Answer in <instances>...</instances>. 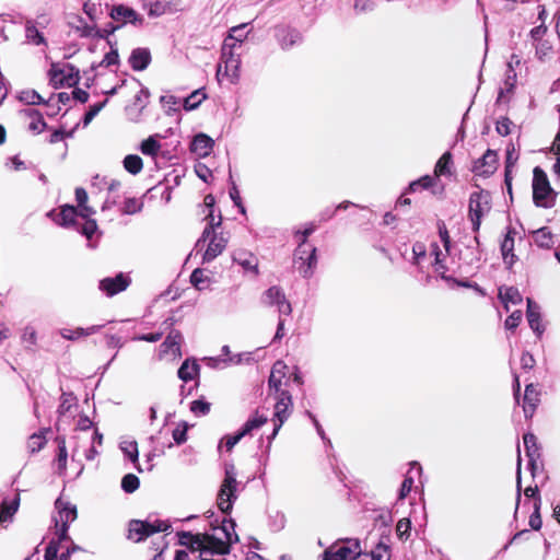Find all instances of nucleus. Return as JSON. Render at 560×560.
Returning a JSON list of instances; mask_svg holds the SVG:
<instances>
[{
	"instance_id": "f257e3e1",
	"label": "nucleus",
	"mask_w": 560,
	"mask_h": 560,
	"mask_svg": "<svg viewBox=\"0 0 560 560\" xmlns=\"http://www.w3.org/2000/svg\"><path fill=\"white\" fill-rule=\"evenodd\" d=\"M56 514L54 515L55 522V539L56 542H63L70 540L67 536L68 525L77 518V508L70 502L59 498L56 503Z\"/></svg>"
},
{
	"instance_id": "f03ea898",
	"label": "nucleus",
	"mask_w": 560,
	"mask_h": 560,
	"mask_svg": "<svg viewBox=\"0 0 560 560\" xmlns=\"http://www.w3.org/2000/svg\"><path fill=\"white\" fill-rule=\"evenodd\" d=\"M492 208V199L489 191L479 189L470 194L468 202V215L474 231H478L481 221L487 217Z\"/></svg>"
},
{
	"instance_id": "7ed1b4c3",
	"label": "nucleus",
	"mask_w": 560,
	"mask_h": 560,
	"mask_svg": "<svg viewBox=\"0 0 560 560\" xmlns=\"http://www.w3.org/2000/svg\"><path fill=\"white\" fill-rule=\"evenodd\" d=\"M45 560H91V556L71 540L56 542L51 539L46 548Z\"/></svg>"
},
{
	"instance_id": "20e7f679",
	"label": "nucleus",
	"mask_w": 560,
	"mask_h": 560,
	"mask_svg": "<svg viewBox=\"0 0 560 560\" xmlns=\"http://www.w3.org/2000/svg\"><path fill=\"white\" fill-rule=\"evenodd\" d=\"M533 199L537 207L549 208L553 205V190L550 187L547 175L539 167L534 168Z\"/></svg>"
},
{
	"instance_id": "39448f33",
	"label": "nucleus",
	"mask_w": 560,
	"mask_h": 560,
	"mask_svg": "<svg viewBox=\"0 0 560 560\" xmlns=\"http://www.w3.org/2000/svg\"><path fill=\"white\" fill-rule=\"evenodd\" d=\"M236 489L237 481L234 468H226L225 477L218 495V506L222 512L228 513L232 510L233 502L236 499Z\"/></svg>"
},
{
	"instance_id": "423d86ee",
	"label": "nucleus",
	"mask_w": 560,
	"mask_h": 560,
	"mask_svg": "<svg viewBox=\"0 0 560 560\" xmlns=\"http://www.w3.org/2000/svg\"><path fill=\"white\" fill-rule=\"evenodd\" d=\"M168 525L162 521L147 522L133 520L129 523L128 538L133 542H140L154 533L165 532Z\"/></svg>"
},
{
	"instance_id": "0eeeda50",
	"label": "nucleus",
	"mask_w": 560,
	"mask_h": 560,
	"mask_svg": "<svg viewBox=\"0 0 560 560\" xmlns=\"http://www.w3.org/2000/svg\"><path fill=\"white\" fill-rule=\"evenodd\" d=\"M360 551L361 545L359 540L346 539L326 549L323 560H351L355 559Z\"/></svg>"
},
{
	"instance_id": "6e6552de",
	"label": "nucleus",
	"mask_w": 560,
	"mask_h": 560,
	"mask_svg": "<svg viewBox=\"0 0 560 560\" xmlns=\"http://www.w3.org/2000/svg\"><path fill=\"white\" fill-rule=\"evenodd\" d=\"M311 233V229L303 231L302 244L299 246L295 258L296 268L304 278L312 276L316 264L315 248L305 245V240Z\"/></svg>"
},
{
	"instance_id": "1a4fd4ad",
	"label": "nucleus",
	"mask_w": 560,
	"mask_h": 560,
	"mask_svg": "<svg viewBox=\"0 0 560 560\" xmlns=\"http://www.w3.org/2000/svg\"><path fill=\"white\" fill-rule=\"evenodd\" d=\"M67 26L70 34L81 38L104 37V34L96 27L95 23L77 13H69L67 15Z\"/></svg>"
},
{
	"instance_id": "9d476101",
	"label": "nucleus",
	"mask_w": 560,
	"mask_h": 560,
	"mask_svg": "<svg viewBox=\"0 0 560 560\" xmlns=\"http://www.w3.org/2000/svg\"><path fill=\"white\" fill-rule=\"evenodd\" d=\"M49 81L55 88H70L78 83L79 72L69 63H54L49 70Z\"/></svg>"
},
{
	"instance_id": "9b49d317",
	"label": "nucleus",
	"mask_w": 560,
	"mask_h": 560,
	"mask_svg": "<svg viewBox=\"0 0 560 560\" xmlns=\"http://www.w3.org/2000/svg\"><path fill=\"white\" fill-rule=\"evenodd\" d=\"M241 58L233 51H229L228 56H221V62L218 66L217 79L228 81L235 84L240 79Z\"/></svg>"
},
{
	"instance_id": "f8f14e48",
	"label": "nucleus",
	"mask_w": 560,
	"mask_h": 560,
	"mask_svg": "<svg viewBox=\"0 0 560 560\" xmlns=\"http://www.w3.org/2000/svg\"><path fill=\"white\" fill-rule=\"evenodd\" d=\"M226 245L228 237L223 233H211V235L207 237L205 246L202 248L198 247L197 243L196 249L197 252H202V261L209 262L221 255Z\"/></svg>"
},
{
	"instance_id": "ddd939ff",
	"label": "nucleus",
	"mask_w": 560,
	"mask_h": 560,
	"mask_svg": "<svg viewBox=\"0 0 560 560\" xmlns=\"http://www.w3.org/2000/svg\"><path fill=\"white\" fill-rule=\"evenodd\" d=\"M277 394H278L277 401L275 405V412H273L275 429H273L272 438H275L277 435L280 428L288 420V418L291 413V407H292V398H291V395L287 390H281L280 393H277Z\"/></svg>"
},
{
	"instance_id": "4468645a",
	"label": "nucleus",
	"mask_w": 560,
	"mask_h": 560,
	"mask_svg": "<svg viewBox=\"0 0 560 560\" xmlns=\"http://www.w3.org/2000/svg\"><path fill=\"white\" fill-rule=\"evenodd\" d=\"M262 302L266 305L276 306L280 315L289 316L292 312L290 302L279 287H271L266 290L262 294Z\"/></svg>"
},
{
	"instance_id": "2eb2a0df",
	"label": "nucleus",
	"mask_w": 560,
	"mask_h": 560,
	"mask_svg": "<svg viewBox=\"0 0 560 560\" xmlns=\"http://www.w3.org/2000/svg\"><path fill=\"white\" fill-rule=\"evenodd\" d=\"M182 336L177 332L170 334L160 346V360L174 362L182 357L180 352Z\"/></svg>"
},
{
	"instance_id": "dca6fc26",
	"label": "nucleus",
	"mask_w": 560,
	"mask_h": 560,
	"mask_svg": "<svg viewBox=\"0 0 560 560\" xmlns=\"http://www.w3.org/2000/svg\"><path fill=\"white\" fill-rule=\"evenodd\" d=\"M439 235L441 245L434 244L432 247V255L435 258V271L444 276L445 266L443 261L450 252V237L448 232L444 225L439 226Z\"/></svg>"
},
{
	"instance_id": "f3484780",
	"label": "nucleus",
	"mask_w": 560,
	"mask_h": 560,
	"mask_svg": "<svg viewBox=\"0 0 560 560\" xmlns=\"http://www.w3.org/2000/svg\"><path fill=\"white\" fill-rule=\"evenodd\" d=\"M498 167V154L493 150H487V152L476 160L472 165V173L476 176L489 177Z\"/></svg>"
},
{
	"instance_id": "a211bd4d",
	"label": "nucleus",
	"mask_w": 560,
	"mask_h": 560,
	"mask_svg": "<svg viewBox=\"0 0 560 560\" xmlns=\"http://www.w3.org/2000/svg\"><path fill=\"white\" fill-rule=\"evenodd\" d=\"M112 19L120 25L131 24L135 26H141L143 24V16L139 15L133 9L117 5L112 10Z\"/></svg>"
},
{
	"instance_id": "6ab92c4d",
	"label": "nucleus",
	"mask_w": 560,
	"mask_h": 560,
	"mask_svg": "<svg viewBox=\"0 0 560 560\" xmlns=\"http://www.w3.org/2000/svg\"><path fill=\"white\" fill-rule=\"evenodd\" d=\"M233 260L243 268L245 273L254 277L259 275V261L253 253L237 250L233 255Z\"/></svg>"
},
{
	"instance_id": "aec40b11",
	"label": "nucleus",
	"mask_w": 560,
	"mask_h": 560,
	"mask_svg": "<svg viewBox=\"0 0 560 560\" xmlns=\"http://www.w3.org/2000/svg\"><path fill=\"white\" fill-rule=\"evenodd\" d=\"M214 147V140L206 133H198L194 137L190 151L197 158H207L210 155Z\"/></svg>"
},
{
	"instance_id": "412c9836",
	"label": "nucleus",
	"mask_w": 560,
	"mask_h": 560,
	"mask_svg": "<svg viewBox=\"0 0 560 560\" xmlns=\"http://www.w3.org/2000/svg\"><path fill=\"white\" fill-rule=\"evenodd\" d=\"M288 365L283 361H277L271 370L269 377V387L276 393L283 390L281 387L287 378Z\"/></svg>"
},
{
	"instance_id": "4be33fe9",
	"label": "nucleus",
	"mask_w": 560,
	"mask_h": 560,
	"mask_svg": "<svg viewBox=\"0 0 560 560\" xmlns=\"http://www.w3.org/2000/svg\"><path fill=\"white\" fill-rule=\"evenodd\" d=\"M499 299L506 311H510L512 305H520L523 302L522 294L514 287H501L499 289Z\"/></svg>"
},
{
	"instance_id": "5701e85b",
	"label": "nucleus",
	"mask_w": 560,
	"mask_h": 560,
	"mask_svg": "<svg viewBox=\"0 0 560 560\" xmlns=\"http://www.w3.org/2000/svg\"><path fill=\"white\" fill-rule=\"evenodd\" d=\"M527 320L529 327L540 336L544 332V327L540 323L539 306L530 299H527Z\"/></svg>"
},
{
	"instance_id": "b1692460",
	"label": "nucleus",
	"mask_w": 560,
	"mask_h": 560,
	"mask_svg": "<svg viewBox=\"0 0 560 560\" xmlns=\"http://www.w3.org/2000/svg\"><path fill=\"white\" fill-rule=\"evenodd\" d=\"M128 285L127 279L119 275L115 278H108L101 281V289L107 293V295H114L125 290Z\"/></svg>"
},
{
	"instance_id": "393cba45",
	"label": "nucleus",
	"mask_w": 560,
	"mask_h": 560,
	"mask_svg": "<svg viewBox=\"0 0 560 560\" xmlns=\"http://www.w3.org/2000/svg\"><path fill=\"white\" fill-rule=\"evenodd\" d=\"M89 196L85 189H75V201L78 203L79 217L88 219L95 214V209L88 205Z\"/></svg>"
},
{
	"instance_id": "a878e982",
	"label": "nucleus",
	"mask_w": 560,
	"mask_h": 560,
	"mask_svg": "<svg viewBox=\"0 0 560 560\" xmlns=\"http://www.w3.org/2000/svg\"><path fill=\"white\" fill-rule=\"evenodd\" d=\"M539 402V392L533 384H529L525 388L524 395V412L526 417H530L534 413L536 406Z\"/></svg>"
},
{
	"instance_id": "bb28decb",
	"label": "nucleus",
	"mask_w": 560,
	"mask_h": 560,
	"mask_svg": "<svg viewBox=\"0 0 560 560\" xmlns=\"http://www.w3.org/2000/svg\"><path fill=\"white\" fill-rule=\"evenodd\" d=\"M206 219L208 221V224L205 228L201 237L198 240V247H201V248L205 246V244L207 242V237H209L211 235V233H217L215 228H219L222 223L221 215L219 214L218 217H215L213 213V210L209 211Z\"/></svg>"
},
{
	"instance_id": "cd10ccee",
	"label": "nucleus",
	"mask_w": 560,
	"mask_h": 560,
	"mask_svg": "<svg viewBox=\"0 0 560 560\" xmlns=\"http://www.w3.org/2000/svg\"><path fill=\"white\" fill-rule=\"evenodd\" d=\"M199 365L195 360L187 359L178 369L177 375L183 382H189L199 375Z\"/></svg>"
},
{
	"instance_id": "c85d7f7f",
	"label": "nucleus",
	"mask_w": 560,
	"mask_h": 560,
	"mask_svg": "<svg viewBox=\"0 0 560 560\" xmlns=\"http://www.w3.org/2000/svg\"><path fill=\"white\" fill-rule=\"evenodd\" d=\"M151 60V55L148 49L138 48L132 51L129 62L135 70H143L148 67Z\"/></svg>"
},
{
	"instance_id": "c756f323",
	"label": "nucleus",
	"mask_w": 560,
	"mask_h": 560,
	"mask_svg": "<svg viewBox=\"0 0 560 560\" xmlns=\"http://www.w3.org/2000/svg\"><path fill=\"white\" fill-rule=\"evenodd\" d=\"M389 549L385 544H378L370 552L360 551L358 560H389Z\"/></svg>"
},
{
	"instance_id": "7c9ffc66",
	"label": "nucleus",
	"mask_w": 560,
	"mask_h": 560,
	"mask_svg": "<svg viewBox=\"0 0 560 560\" xmlns=\"http://www.w3.org/2000/svg\"><path fill=\"white\" fill-rule=\"evenodd\" d=\"M191 284L199 291L207 290L212 283V278L206 270L195 269L190 276Z\"/></svg>"
},
{
	"instance_id": "2f4dec72",
	"label": "nucleus",
	"mask_w": 560,
	"mask_h": 560,
	"mask_svg": "<svg viewBox=\"0 0 560 560\" xmlns=\"http://www.w3.org/2000/svg\"><path fill=\"white\" fill-rule=\"evenodd\" d=\"M79 215V210L75 207L66 205L61 208L58 214V224L62 226H71L75 222V218Z\"/></svg>"
},
{
	"instance_id": "473e14b6",
	"label": "nucleus",
	"mask_w": 560,
	"mask_h": 560,
	"mask_svg": "<svg viewBox=\"0 0 560 560\" xmlns=\"http://www.w3.org/2000/svg\"><path fill=\"white\" fill-rule=\"evenodd\" d=\"M119 448L128 457L133 464L138 460V444L135 440L129 438H124L119 442Z\"/></svg>"
},
{
	"instance_id": "72a5a7b5",
	"label": "nucleus",
	"mask_w": 560,
	"mask_h": 560,
	"mask_svg": "<svg viewBox=\"0 0 560 560\" xmlns=\"http://www.w3.org/2000/svg\"><path fill=\"white\" fill-rule=\"evenodd\" d=\"M523 442L526 450V455L528 457L529 466L533 468L535 466L536 457L538 456L536 438L532 433H526L523 436Z\"/></svg>"
},
{
	"instance_id": "f704fd0d",
	"label": "nucleus",
	"mask_w": 560,
	"mask_h": 560,
	"mask_svg": "<svg viewBox=\"0 0 560 560\" xmlns=\"http://www.w3.org/2000/svg\"><path fill=\"white\" fill-rule=\"evenodd\" d=\"M452 174V154L445 152L436 162L434 166V176L440 177Z\"/></svg>"
},
{
	"instance_id": "c9c22d12",
	"label": "nucleus",
	"mask_w": 560,
	"mask_h": 560,
	"mask_svg": "<svg viewBox=\"0 0 560 560\" xmlns=\"http://www.w3.org/2000/svg\"><path fill=\"white\" fill-rule=\"evenodd\" d=\"M19 498L15 497L12 500H4L0 509V525L11 520L14 513L18 511Z\"/></svg>"
},
{
	"instance_id": "e433bc0d",
	"label": "nucleus",
	"mask_w": 560,
	"mask_h": 560,
	"mask_svg": "<svg viewBox=\"0 0 560 560\" xmlns=\"http://www.w3.org/2000/svg\"><path fill=\"white\" fill-rule=\"evenodd\" d=\"M416 470L418 474L421 472V467L417 463H412L408 475L405 477L400 490H399V499H405L411 491L413 487V477L411 472Z\"/></svg>"
},
{
	"instance_id": "4c0bfd02",
	"label": "nucleus",
	"mask_w": 560,
	"mask_h": 560,
	"mask_svg": "<svg viewBox=\"0 0 560 560\" xmlns=\"http://www.w3.org/2000/svg\"><path fill=\"white\" fill-rule=\"evenodd\" d=\"M267 422V417L264 415L255 413L249 418L243 428L241 429L242 434L245 436L252 433L254 430L259 429Z\"/></svg>"
},
{
	"instance_id": "58836bf2",
	"label": "nucleus",
	"mask_w": 560,
	"mask_h": 560,
	"mask_svg": "<svg viewBox=\"0 0 560 560\" xmlns=\"http://www.w3.org/2000/svg\"><path fill=\"white\" fill-rule=\"evenodd\" d=\"M513 249H514V238L511 236L510 233H508L501 244V250H502V256H503L504 262L508 264L509 266H512L514 264Z\"/></svg>"
},
{
	"instance_id": "ea45409f",
	"label": "nucleus",
	"mask_w": 560,
	"mask_h": 560,
	"mask_svg": "<svg viewBox=\"0 0 560 560\" xmlns=\"http://www.w3.org/2000/svg\"><path fill=\"white\" fill-rule=\"evenodd\" d=\"M95 331H96V327H90L86 329L85 328H75V329L65 328L61 330V335L65 339L77 340L82 337L92 335Z\"/></svg>"
},
{
	"instance_id": "a19ab883",
	"label": "nucleus",
	"mask_w": 560,
	"mask_h": 560,
	"mask_svg": "<svg viewBox=\"0 0 560 560\" xmlns=\"http://www.w3.org/2000/svg\"><path fill=\"white\" fill-rule=\"evenodd\" d=\"M124 167L130 174H138L143 167L142 159L136 154H129L124 159Z\"/></svg>"
},
{
	"instance_id": "79ce46f5",
	"label": "nucleus",
	"mask_w": 560,
	"mask_h": 560,
	"mask_svg": "<svg viewBox=\"0 0 560 560\" xmlns=\"http://www.w3.org/2000/svg\"><path fill=\"white\" fill-rule=\"evenodd\" d=\"M517 159H518V155L515 151L514 145H512V144L509 145L506 149V160H505V183H506L509 189L511 188V184H510L511 168L515 165V163L517 162Z\"/></svg>"
},
{
	"instance_id": "37998d69",
	"label": "nucleus",
	"mask_w": 560,
	"mask_h": 560,
	"mask_svg": "<svg viewBox=\"0 0 560 560\" xmlns=\"http://www.w3.org/2000/svg\"><path fill=\"white\" fill-rule=\"evenodd\" d=\"M161 149L160 142L156 140L155 136H151L148 139L143 140L140 150L143 154L154 156Z\"/></svg>"
},
{
	"instance_id": "c03bdc74",
	"label": "nucleus",
	"mask_w": 560,
	"mask_h": 560,
	"mask_svg": "<svg viewBox=\"0 0 560 560\" xmlns=\"http://www.w3.org/2000/svg\"><path fill=\"white\" fill-rule=\"evenodd\" d=\"M205 98L206 94L200 90H197L184 100V108L186 110L196 109Z\"/></svg>"
},
{
	"instance_id": "a18cd8bd",
	"label": "nucleus",
	"mask_w": 560,
	"mask_h": 560,
	"mask_svg": "<svg viewBox=\"0 0 560 560\" xmlns=\"http://www.w3.org/2000/svg\"><path fill=\"white\" fill-rule=\"evenodd\" d=\"M534 241L540 247H550L552 245L551 233L546 228L534 232Z\"/></svg>"
},
{
	"instance_id": "49530a36",
	"label": "nucleus",
	"mask_w": 560,
	"mask_h": 560,
	"mask_svg": "<svg viewBox=\"0 0 560 560\" xmlns=\"http://www.w3.org/2000/svg\"><path fill=\"white\" fill-rule=\"evenodd\" d=\"M435 185H436L435 177L425 175V176L421 177L420 179L410 183L409 191L415 192L418 190L419 187H421L423 189H428V188L435 187Z\"/></svg>"
},
{
	"instance_id": "de8ad7c7",
	"label": "nucleus",
	"mask_w": 560,
	"mask_h": 560,
	"mask_svg": "<svg viewBox=\"0 0 560 560\" xmlns=\"http://www.w3.org/2000/svg\"><path fill=\"white\" fill-rule=\"evenodd\" d=\"M247 26V24H240V25H236V26H233L230 31H229V40H234L236 43H243L246 38H247V32H245V27Z\"/></svg>"
},
{
	"instance_id": "09e8293b",
	"label": "nucleus",
	"mask_w": 560,
	"mask_h": 560,
	"mask_svg": "<svg viewBox=\"0 0 560 560\" xmlns=\"http://www.w3.org/2000/svg\"><path fill=\"white\" fill-rule=\"evenodd\" d=\"M121 487L128 493L136 491L139 488L138 477L132 474L126 475L121 480Z\"/></svg>"
},
{
	"instance_id": "8fccbe9b",
	"label": "nucleus",
	"mask_w": 560,
	"mask_h": 560,
	"mask_svg": "<svg viewBox=\"0 0 560 560\" xmlns=\"http://www.w3.org/2000/svg\"><path fill=\"white\" fill-rule=\"evenodd\" d=\"M190 411L196 416H205L210 411V404L202 399L194 400L190 404Z\"/></svg>"
},
{
	"instance_id": "3c124183",
	"label": "nucleus",
	"mask_w": 560,
	"mask_h": 560,
	"mask_svg": "<svg viewBox=\"0 0 560 560\" xmlns=\"http://www.w3.org/2000/svg\"><path fill=\"white\" fill-rule=\"evenodd\" d=\"M187 431H188V424L183 422L178 424L172 433V436L176 444H183L187 440Z\"/></svg>"
},
{
	"instance_id": "603ef678",
	"label": "nucleus",
	"mask_w": 560,
	"mask_h": 560,
	"mask_svg": "<svg viewBox=\"0 0 560 560\" xmlns=\"http://www.w3.org/2000/svg\"><path fill=\"white\" fill-rule=\"evenodd\" d=\"M411 528V523L408 518H401L396 525V534L400 539H407Z\"/></svg>"
},
{
	"instance_id": "864d4df0",
	"label": "nucleus",
	"mask_w": 560,
	"mask_h": 560,
	"mask_svg": "<svg viewBox=\"0 0 560 560\" xmlns=\"http://www.w3.org/2000/svg\"><path fill=\"white\" fill-rule=\"evenodd\" d=\"M83 11L88 16L89 21L95 23L100 11V5L94 2L86 1L83 4Z\"/></svg>"
},
{
	"instance_id": "5fc2aeb1",
	"label": "nucleus",
	"mask_w": 560,
	"mask_h": 560,
	"mask_svg": "<svg viewBox=\"0 0 560 560\" xmlns=\"http://www.w3.org/2000/svg\"><path fill=\"white\" fill-rule=\"evenodd\" d=\"M523 313L520 310L512 312V314L505 319L504 326L506 329H515L522 322Z\"/></svg>"
},
{
	"instance_id": "6e6d98bb",
	"label": "nucleus",
	"mask_w": 560,
	"mask_h": 560,
	"mask_svg": "<svg viewBox=\"0 0 560 560\" xmlns=\"http://www.w3.org/2000/svg\"><path fill=\"white\" fill-rule=\"evenodd\" d=\"M141 202L135 198H130V199H127L125 202H124V208H122V211L126 213V214H133V213H137L141 210Z\"/></svg>"
},
{
	"instance_id": "4d7b16f0",
	"label": "nucleus",
	"mask_w": 560,
	"mask_h": 560,
	"mask_svg": "<svg viewBox=\"0 0 560 560\" xmlns=\"http://www.w3.org/2000/svg\"><path fill=\"white\" fill-rule=\"evenodd\" d=\"M353 8L358 13H365L373 11L375 3L372 0H355Z\"/></svg>"
},
{
	"instance_id": "13d9d810",
	"label": "nucleus",
	"mask_w": 560,
	"mask_h": 560,
	"mask_svg": "<svg viewBox=\"0 0 560 560\" xmlns=\"http://www.w3.org/2000/svg\"><path fill=\"white\" fill-rule=\"evenodd\" d=\"M97 231V224H96V221L88 218L85 219V223L82 228V234L88 238L90 240Z\"/></svg>"
},
{
	"instance_id": "bf43d9fd",
	"label": "nucleus",
	"mask_w": 560,
	"mask_h": 560,
	"mask_svg": "<svg viewBox=\"0 0 560 560\" xmlns=\"http://www.w3.org/2000/svg\"><path fill=\"white\" fill-rule=\"evenodd\" d=\"M511 126L512 121L506 117H502L497 121L495 129L499 135L508 136L511 132Z\"/></svg>"
},
{
	"instance_id": "052dcab7",
	"label": "nucleus",
	"mask_w": 560,
	"mask_h": 560,
	"mask_svg": "<svg viewBox=\"0 0 560 560\" xmlns=\"http://www.w3.org/2000/svg\"><path fill=\"white\" fill-rule=\"evenodd\" d=\"M50 143H54V144H57L58 145V150H59V153L61 156L65 155V151H66V143L63 142V132H60V131H55L51 136H50Z\"/></svg>"
},
{
	"instance_id": "680f3d73",
	"label": "nucleus",
	"mask_w": 560,
	"mask_h": 560,
	"mask_svg": "<svg viewBox=\"0 0 560 560\" xmlns=\"http://www.w3.org/2000/svg\"><path fill=\"white\" fill-rule=\"evenodd\" d=\"M541 525H542V522H541V518H540V515H539V504L536 503L535 504V512L529 517V526L533 529L538 530V529H540Z\"/></svg>"
},
{
	"instance_id": "e2e57ef3",
	"label": "nucleus",
	"mask_w": 560,
	"mask_h": 560,
	"mask_svg": "<svg viewBox=\"0 0 560 560\" xmlns=\"http://www.w3.org/2000/svg\"><path fill=\"white\" fill-rule=\"evenodd\" d=\"M5 165L13 171H22L26 168L24 161L19 156L10 158Z\"/></svg>"
},
{
	"instance_id": "0e129e2a",
	"label": "nucleus",
	"mask_w": 560,
	"mask_h": 560,
	"mask_svg": "<svg viewBox=\"0 0 560 560\" xmlns=\"http://www.w3.org/2000/svg\"><path fill=\"white\" fill-rule=\"evenodd\" d=\"M241 46V43H236L234 40H229V36L224 39L223 46H222V54L223 56H228L229 51H233Z\"/></svg>"
},
{
	"instance_id": "69168bd1",
	"label": "nucleus",
	"mask_w": 560,
	"mask_h": 560,
	"mask_svg": "<svg viewBox=\"0 0 560 560\" xmlns=\"http://www.w3.org/2000/svg\"><path fill=\"white\" fill-rule=\"evenodd\" d=\"M243 436L244 435L242 434L241 431L234 435L226 436L225 438V446H226L228 451H231L241 441V439Z\"/></svg>"
},
{
	"instance_id": "338daca9",
	"label": "nucleus",
	"mask_w": 560,
	"mask_h": 560,
	"mask_svg": "<svg viewBox=\"0 0 560 560\" xmlns=\"http://www.w3.org/2000/svg\"><path fill=\"white\" fill-rule=\"evenodd\" d=\"M161 103L170 109H175L179 102L173 95H165L161 97Z\"/></svg>"
},
{
	"instance_id": "774afa93",
	"label": "nucleus",
	"mask_w": 560,
	"mask_h": 560,
	"mask_svg": "<svg viewBox=\"0 0 560 560\" xmlns=\"http://www.w3.org/2000/svg\"><path fill=\"white\" fill-rule=\"evenodd\" d=\"M521 364L524 369L530 370L535 365V359L529 353H524L521 358Z\"/></svg>"
}]
</instances>
